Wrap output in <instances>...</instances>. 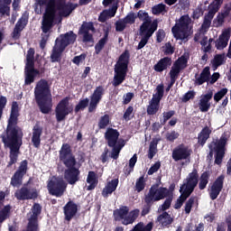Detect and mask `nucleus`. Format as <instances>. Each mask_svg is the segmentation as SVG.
<instances>
[{"instance_id":"57","label":"nucleus","mask_w":231,"mask_h":231,"mask_svg":"<svg viewBox=\"0 0 231 231\" xmlns=\"http://www.w3.org/2000/svg\"><path fill=\"white\" fill-rule=\"evenodd\" d=\"M160 167H162V164L160 163V162H155L148 171V175L149 176H152V174H154V172H158V171L160 170Z\"/></svg>"},{"instance_id":"23","label":"nucleus","mask_w":231,"mask_h":231,"mask_svg":"<svg viewBox=\"0 0 231 231\" xmlns=\"http://www.w3.org/2000/svg\"><path fill=\"white\" fill-rule=\"evenodd\" d=\"M225 180V176L221 175L212 184L210 190H209V196H210L211 199H217V197L219 196V193L223 189V180Z\"/></svg>"},{"instance_id":"49","label":"nucleus","mask_w":231,"mask_h":231,"mask_svg":"<svg viewBox=\"0 0 231 231\" xmlns=\"http://www.w3.org/2000/svg\"><path fill=\"white\" fill-rule=\"evenodd\" d=\"M143 189H145V178L141 177L135 182V190H137V192H142Z\"/></svg>"},{"instance_id":"56","label":"nucleus","mask_w":231,"mask_h":231,"mask_svg":"<svg viewBox=\"0 0 231 231\" xmlns=\"http://www.w3.org/2000/svg\"><path fill=\"white\" fill-rule=\"evenodd\" d=\"M106 42H107V38H102L96 45V53H100L102 51L104 46H106Z\"/></svg>"},{"instance_id":"32","label":"nucleus","mask_w":231,"mask_h":231,"mask_svg":"<svg viewBox=\"0 0 231 231\" xmlns=\"http://www.w3.org/2000/svg\"><path fill=\"white\" fill-rule=\"evenodd\" d=\"M27 23H28V16L24 14L23 16H22V18L18 21V23L15 25L14 31V39H17V37L19 36V33L23 32V29Z\"/></svg>"},{"instance_id":"43","label":"nucleus","mask_w":231,"mask_h":231,"mask_svg":"<svg viewBox=\"0 0 231 231\" xmlns=\"http://www.w3.org/2000/svg\"><path fill=\"white\" fill-rule=\"evenodd\" d=\"M214 14L208 12V14L205 15L204 23H202L203 30H208L210 28V24H212V19H214Z\"/></svg>"},{"instance_id":"55","label":"nucleus","mask_w":231,"mask_h":231,"mask_svg":"<svg viewBox=\"0 0 231 231\" xmlns=\"http://www.w3.org/2000/svg\"><path fill=\"white\" fill-rule=\"evenodd\" d=\"M194 203H196L195 198H190L185 205V212L186 214H190V210H192V207H194Z\"/></svg>"},{"instance_id":"38","label":"nucleus","mask_w":231,"mask_h":231,"mask_svg":"<svg viewBox=\"0 0 231 231\" xmlns=\"http://www.w3.org/2000/svg\"><path fill=\"white\" fill-rule=\"evenodd\" d=\"M160 109V101L151 99L147 106L148 115H156Z\"/></svg>"},{"instance_id":"9","label":"nucleus","mask_w":231,"mask_h":231,"mask_svg":"<svg viewBox=\"0 0 231 231\" xmlns=\"http://www.w3.org/2000/svg\"><path fill=\"white\" fill-rule=\"evenodd\" d=\"M47 189L51 196L60 198V196H63L64 192H66V189H68V183L64 181L62 177L53 176L49 179L47 182Z\"/></svg>"},{"instance_id":"31","label":"nucleus","mask_w":231,"mask_h":231,"mask_svg":"<svg viewBox=\"0 0 231 231\" xmlns=\"http://www.w3.org/2000/svg\"><path fill=\"white\" fill-rule=\"evenodd\" d=\"M116 187H118V179L109 181L103 189L102 194L104 198H107L109 194H113L116 190Z\"/></svg>"},{"instance_id":"54","label":"nucleus","mask_w":231,"mask_h":231,"mask_svg":"<svg viewBox=\"0 0 231 231\" xmlns=\"http://www.w3.org/2000/svg\"><path fill=\"white\" fill-rule=\"evenodd\" d=\"M28 167V162L23 161L20 164L19 170L16 171V174L20 176H24L26 174V169Z\"/></svg>"},{"instance_id":"29","label":"nucleus","mask_w":231,"mask_h":231,"mask_svg":"<svg viewBox=\"0 0 231 231\" xmlns=\"http://www.w3.org/2000/svg\"><path fill=\"white\" fill-rule=\"evenodd\" d=\"M106 138L108 142L109 147H115L116 141L118 140L119 134L116 130L110 128L106 133Z\"/></svg>"},{"instance_id":"42","label":"nucleus","mask_w":231,"mask_h":231,"mask_svg":"<svg viewBox=\"0 0 231 231\" xmlns=\"http://www.w3.org/2000/svg\"><path fill=\"white\" fill-rule=\"evenodd\" d=\"M158 221L159 223H162V226H167V225L172 223V218L167 212H164L158 217Z\"/></svg>"},{"instance_id":"5","label":"nucleus","mask_w":231,"mask_h":231,"mask_svg":"<svg viewBox=\"0 0 231 231\" xmlns=\"http://www.w3.org/2000/svg\"><path fill=\"white\" fill-rule=\"evenodd\" d=\"M172 34L175 39L180 41H187L192 32V20L189 15H183L176 21L175 26L171 29Z\"/></svg>"},{"instance_id":"19","label":"nucleus","mask_w":231,"mask_h":231,"mask_svg":"<svg viewBox=\"0 0 231 231\" xmlns=\"http://www.w3.org/2000/svg\"><path fill=\"white\" fill-rule=\"evenodd\" d=\"M41 214V206L34 204L32 212L28 214L29 225L27 231H37V216Z\"/></svg>"},{"instance_id":"21","label":"nucleus","mask_w":231,"mask_h":231,"mask_svg":"<svg viewBox=\"0 0 231 231\" xmlns=\"http://www.w3.org/2000/svg\"><path fill=\"white\" fill-rule=\"evenodd\" d=\"M95 32V27H93L92 23H85L82 24L79 33L83 36L84 42H89L93 41V33Z\"/></svg>"},{"instance_id":"6","label":"nucleus","mask_w":231,"mask_h":231,"mask_svg":"<svg viewBox=\"0 0 231 231\" xmlns=\"http://www.w3.org/2000/svg\"><path fill=\"white\" fill-rule=\"evenodd\" d=\"M127 66H129V51L122 53L115 65L113 86H120L127 76Z\"/></svg>"},{"instance_id":"20","label":"nucleus","mask_w":231,"mask_h":231,"mask_svg":"<svg viewBox=\"0 0 231 231\" xmlns=\"http://www.w3.org/2000/svg\"><path fill=\"white\" fill-rule=\"evenodd\" d=\"M102 95H104V88L97 87L90 97L89 113H93V111L97 109V106H98V103L102 100Z\"/></svg>"},{"instance_id":"37","label":"nucleus","mask_w":231,"mask_h":231,"mask_svg":"<svg viewBox=\"0 0 231 231\" xmlns=\"http://www.w3.org/2000/svg\"><path fill=\"white\" fill-rule=\"evenodd\" d=\"M210 133H212V130L208 127H205L200 134H199V143L200 145H205L207 143V140L210 137Z\"/></svg>"},{"instance_id":"35","label":"nucleus","mask_w":231,"mask_h":231,"mask_svg":"<svg viewBox=\"0 0 231 231\" xmlns=\"http://www.w3.org/2000/svg\"><path fill=\"white\" fill-rule=\"evenodd\" d=\"M42 134V129L39 127V125L34 126L33 132H32V142L34 146L38 147L41 145V134Z\"/></svg>"},{"instance_id":"64","label":"nucleus","mask_w":231,"mask_h":231,"mask_svg":"<svg viewBox=\"0 0 231 231\" xmlns=\"http://www.w3.org/2000/svg\"><path fill=\"white\" fill-rule=\"evenodd\" d=\"M196 95V93H194V91H189L188 93H186L182 98L183 102H189V100H191V98H194V96Z\"/></svg>"},{"instance_id":"30","label":"nucleus","mask_w":231,"mask_h":231,"mask_svg":"<svg viewBox=\"0 0 231 231\" xmlns=\"http://www.w3.org/2000/svg\"><path fill=\"white\" fill-rule=\"evenodd\" d=\"M137 15L141 21H143L141 28H144V30H150L152 23H151V17H149V14H147V12L145 11L141 10L138 12Z\"/></svg>"},{"instance_id":"33","label":"nucleus","mask_w":231,"mask_h":231,"mask_svg":"<svg viewBox=\"0 0 231 231\" xmlns=\"http://www.w3.org/2000/svg\"><path fill=\"white\" fill-rule=\"evenodd\" d=\"M87 183L88 184V186L87 187L88 190H93V189L97 187L98 183V179L97 178V174L94 171L88 172Z\"/></svg>"},{"instance_id":"60","label":"nucleus","mask_w":231,"mask_h":231,"mask_svg":"<svg viewBox=\"0 0 231 231\" xmlns=\"http://www.w3.org/2000/svg\"><path fill=\"white\" fill-rule=\"evenodd\" d=\"M136 19V14L134 13H130L125 19L124 21L125 22L126 24H133Z\"/></svg>"},{"instance_id":"25","label":"nucleus","mask_w":231,"mask_h":231,"mask_svg":"<svg viewBox=\"0 0 231 231\" xmlns=\"http://www.w3.org/2000/svg\"><path fill=\"white\" fill-rule=\"evenodd\" d=\"M15 196L17 199H34V198H37L38 192L36 189H22L18 191H16Z\"/></svg>"},{"instance_id":"44","label":"nucleus","mask_w":231,"mask_h":231,"mask_svg":"<svg viewBox=\"0 0 231 231\" xmlns=\"http://www.w3.org/2000/svg\"><path fill=\"white\" fill-rule=\"evenodd\" d=\"M223 5V0H214L211 5H209V13L216 15V13L219 10V6Z\"/></svg>"},{"instance_id":"1","label":"nucleus","mask_w":231,"mask_h":231,"mask_svg":"<svg viewBox=\"0 0 231 231\" xmlns=\"http://www.w3.org/2000/svg\"><path fill=\"white\" fill-rule=\"evenodd\" d=\"M42 6H46L42 22L43 33H48L55 24L61 23L62 17H68L77 8V5L66 4V0H36V14H42Z\"/></svg>"},{"instance_id":"13","label":"nucleus","mask_w":231,"mask_h":231,"mask_svg":"<svg viewBox=\"0 0 231 231\" xmlns=\"http://www.w3.org/2000/svg\"><path fill=\"white\" fill-rule=\"evenodd\" d=\"M169 189L165 188H158V186H152L148 195L145 197L146 203H154V201H160L163 198H167Z\"/></svg>"},{"instance_id":"11","label":"nucleus","mask_w":231,"mask_h":231,"mask_svg":"<svg viewBox=\"0 0 231 231\" xmlns=\"http://www.w3.org/2000/svg\"><path fill=\"white\" fill-rule=\"evenodd\" d=\"M73 113V105L69 103V97H64L61 99L55 108V116L57 122H63L66 120L68 115Z\"/></svg>"},{"instance_id":"39","label":"nucleus","mask_w":231,"mask_h":231,"mask_svg":"<svg viewBox=\"0 0 231 231\" xmlns=\"http://www.w3.org/2000/svg\"><path fill=\"white\" fill-rule=\"evenodd\" d=\"M10 5H12V0H0V14L2 15H10Z\"/></svg>"},{"instance_id":"24","label":"nucleus","mask_w":231,"mask_h":231,"mask_svg":"<svg viewBox=\"0 0 231 231\" xmlns=\"http://www.w3.org/2000/svg\"><path fill=\"white\" fill-rule=\"evenodd\" d=\"M190 149H188L185 146H180L173 151L172 158L175 162H178L179 160H187V158L190 156Z\"/></svg>"},{"instance_id":"41","label":"nucleus","mask_w":231,"mask_h":231,"mask_svg":"<svg viewBox=\"0 0 231 231\" xmlns=\"http://www.w3.org/2000/svg\"><path fill=\"white\" fill-rule=\"evenodd\" d=\"M162 98H163V85L161 84L156 87L152 100L160 102Z\"/></svg>"},{"instance_id":"26","label":"nucleus","mask_w":231,"mask_h":231,"mask_svg":"<svg viewBox=\"0 0 231 231\" xmlns=\"http://www.w3.org/2000/svg\"><path fill=\"white\" fill-rule=\"evenodd\" d=\"M69 168L70 169L65 171V180H67L68 183L70 185H75L79 180V174H80V172L73 166Z\"/></svg>"},{"instance_id":"46","label":"nucleus","mask_w":231,"mask_h":231,"mask_svg":"<svg viewBox=\"0 0 231 231\" xmlns=\"http://www.w3.org/2000/svg\"><path fill=\"white\" fill-rule=\"evenodd\" d=\"M224 63H225V54L216 55L212 62L214 68H218V66H221Z\"/></svg>"},{"instance_id":"48","label":"nucleus","mask_w":231,"mask_h":231,"mask_svg":"<svg viewBox=\"0 0 231 231\" xmlns=\"http://www.w3.org/2000/svg\"><path fill=\"white\" fill-rule=\"evenodd\" d=\"M109 125V116L105 115L100 117L98 122V127L99 129H106Z\"/></svg>"},{"instance_id":"40","label":"nucleus","mask_w":231,"mask_h":231,"mask_svg":"<svg viewBox=\"0 0 231 231\" xmlns=\"http://www.w3.org/2000/svg\"><path fill=\"white\" fill-rule=\"evenodd\" d=\"M156 152H158V139H154L150 143L148 158H150V160H152Z\"/></svg>"},{"instance_id":"22","label":"nucleus","mask_w":231,"mask_h":231,"mask_svg":"<svg viewBox=\"0 0 231 231\" xmlns=\"http://www.w3.org/2000/svg\"><path fill=\"white\" fill-rule=\"evenodd\" d=\"M212 97H214L212 90H208L207 94L200 96L199 106L202 113H207V111L210 109V100H212Z\"/></svg>"},{"instance_id":"10","label":"nucleus","mask_w":231,"mask_h":231,"mask_svg":"<svg viewBox=\"0 0 231 231\" xmlns=\"http://www.w3.org/2000/svg\"><path fill=\"white\" fill-rule=\"evenodd\" d=\"M33 55H35V51L30 49L27 52L26 66H25V79L24 84L30 86L35 80V77L39 75V70L33 69Z\"/></svg>"},{"instance_id":"47","label":"nucleus","mask_w":231,"mask_h":231,"mask_svg":"<svg viewBox=\"0 0 231 231\" xmlns=\"http://www.w3.org/2000/svg\"><path fill=\"white\" fill-rule=\"evenodd\" d=\"M208 183V173L204 172V173H202V175L200 177V181L199 184L200 190H203V189H205V187H207Z\"/></svg>"},{"instance_id":"4","label":"nucleus","mask_w":231,"mask_h":231,"mask_svg":"<svg viewBox=\"0 0 231 231\" xmlns=\"http://www.w3.org/2000/svg\"><path fill=\"white\" fill-rule=\"evenodd\" d=\"M196 185H198V171H193L191 173L189 174L188 178L186 179V180H184L183 184L180 189V192L181 195L175 203V208H181V206L183 205L187 198H189V196H190V194L194 192Z\"/></svg>"},{"instance_id":"17","label":"nucleus","mask_w":231,"mask_h":231,"mask_svg":"<svg viewBox=\"0 0 231 231\" xmlns=\"http://www.w3.org/2000/svg\"><path fill=\"white\" fill-rule=\"evenodd\" d=\"M231 37V27H226L222 30L221 34L218 36L215 42V46L217 50H225L228 46V41H230Z\"/></svg>"},{"instance_id":"58","label":"nucleus","mask_w":231,"mask_h":231,"mask_svg":"<svg viewBox=\"0 0 231 231\" xmlns=\"http://www.w3.org/2000/svg\"><path fill=\"white\" fill-rule=\"evenodd\" d=\"M162 51L166 54V55H172L174 53V48L172 47V45H171V43H166L163 47H162Z\"/></svg>"},{"instance_id":"63","label":"nucleus","mask_w":231,"mask_h":231,"mask_svg":"<svg viewBox=\"0 0 231 231\" xmlns=\"http://www.w3.org/2000/svg\"><path fill=\"white\" fill-rule=\"evenodd\" d=\"M86 60V55L84 54H81L79 56H76L74 59H73V62L74 64H82V62H84V60Z\"/></svg>"},{"instance_id":"3","label":"nucleus","mask_w":231,"mask_h":231,"mask_svg":"<svg viewBox=\"0 0 231 231\" xmlns=\"http://www.w3.org/2000/svg\"><path fill=\"white\" fill-rule=\"evenodd\" d=\"M34 95L42 113L46 115L51 111V93H50L48 81L40 80L34 88Z\"/></svg>"},{"instance_id":"14","label":"nucleus","mask_w":231,"mask_h":231,"mask_svg":"<svg viewBox=\"0 0 231 231\" xmlns=\"http://www.w3.org/2000/svg\"><path fill=\"white\" fill-rule=\"evenodd\" d=\"M60 159L67 167H75V157L71 154L69 144H63L61 146Z\"/></svg>"},{"instance_id":"34","label":"nucleus","mask_w":231,"mask_h":231,"mask_svg":"<svg viewBox=\"0 0 231 231\" xmlns=\"http://www.w3.org/2000/svg\"><path fill=\"white\" fill-rule=\"evenodd\" d=\"M228 17V11H225L223 13H218L217 17L213 21V26L215 28H219L223 26L225 23V18Z\"/></svg>"},{"instance_id":"18","label":"nucleus","mask_w":231,"mask_h":231,"mask_svg":"<svg viewBox=\"0 0 231 231\" xmlns=\"http://www.w3.org/2000/svg\"><path fill=\"white\" fill-rule=\"evenodd\" d=\"M217 79H219V73L216 72L212 75V77H210V69L206 67L200 74V77L197 79L196 84L199 86H201V84H204V82L214 84L215 82H217Z\"/></svg>"},{"instance_id":"12","label":"nucleus","mask_w":231,"mask_h":231,"mask_svg":"<svg viewBox=\"0 0 231 231\" xmlns=\"http://www.w3.org/2000/svg\"><path fill=\"white\" fill-rule=\"evenodd\" d=\"M225 145H226V138L222 136L219 141L213 142L209 145L210 156L215 155V163L221 165L223 157L225 156Z\"/></svg>"},{"instance_id":"7","label":"nucleus","mask_w":231,"mask_h":231,"mask_svg":"<svg viewBox=\"0 0 231 231\" xmlns=\"http://www.w3.org/2000/svg\"><path fill=\"white\" fill-rule=\"evenodd\" d=\"M75 41H77V35L73 33V32H68L64 35H60L56 40V44L51 54L52 62H59L60 59V53L64 51L66 46H68L69 44H73Z\"/></svg>"},{"instance_id":"59","label":"nucleus","mask_w":231,"mask_h":231,"mask_svg":"<svg viewBox=\"0 0 231 231\" xmlns=\"http://www.w3.org/2000/svg\"><path fill=\"white\" fill-rule=\"evenodd\" d=\"M123 145H121V146L116 145L113 148L112 153H111V158H113L114 160H116L118 158V154H120V151H122V146Z\"/></svg>"},{"instance_id":"51","label":"nucleus","mask_w":231,"mask_h":231,"mask_svg":"<svg viewBox=\"0 0 231 231\" xmlns=\"http://www.w3.org/2000/svg\"><path fill=\"white\" fill-rule=\"evenodd\" d=\"M88 104H89V99L85 98L79 101V103L75 107L76 113H79L80 109H86L88 107Z\"/></svg>"},{"instance_id":"27","label":"nucleus","mask_w":231,"mask_h":231,"mask_svg":"<svg viewBox=\"0 0 231 231\" xmlns=\"http://www.w3.org/2000/svg\"><path fill=\"white\" fill-rule=\"evenodd\" d=\"M65 219L70 221L72 217L77 214V204L72 201L68 202L64 207Z\"/></svg>"},{"instance_id":"16","label":"nucleus","mask_w":231,"mask_h":231,"mask_svg":"<svg viewBox=\"0 0 231 231\" xmlns=\"http://www.w3.org/2000/svg\"><path fill=\"white\" fill-rule=\"evenodd\" d=\"M157 28H158V20H154L152 23L150 29H144L143 27H141V35L143 36V38L139 42L138 50H142V48H143L145 44H147V42L149 41V37H151L152 33L156 32Z\"/></svg>"},{"instance_id":"36","label":"nucleus","mask_w":231,"mask_h":231,"mask_svg":"<svg viewBox=\"0 0 231 231\" xmlns=\"http://www.w3.org/2000/svg\"><path fill=\"white\" fill-rule=\"evenodd\" d=\"M171 66L170 58H163L154 66L155 71L162 72Z\"/></svg>"},{"instance_id":"2","label":"nucleus","mask_w":231,"mask_h":231,"mask_svg":"<svg viewBox=\"0 0 231 231\" xmlns=\"http://www.w3.org/2000/svg\"><path fill=\"white\" fill-rule=\"evenodd\" d=\"M17 116H19V105H17V102H14L7 130L2 135L5 147H9L11 151L9 165H14L17 162V154H19V149L23 143V132L19 127L14 126L17 122Z\"/></svg>"},{"instance_id":"52","label":"nucleus","mask_w":231,"mask_h":231,"mask_svg":"<svg viewBox=\"0 0 231 231\" xmlns=\"http://www.w3.org/2000/svg\"><path fill=\"white\" fill-rule=\"evenodd\" d=\"M227 93H228V89L227 88L220 89L218 92H217L214 95L215 102H219V100H221V98H223V97H225V95H226Z\"/></svg>"},{"instance_id":"61","label":"nucleus","mask_w":231,"mask_h":231,"mask_svg":"<svg viewBox=\"0 0 231 231\" xmlns=\"http://www.w3.org/2000/svg\"><path fill=\"white\" fill-rule=\"evenodd\" d=\"M125 24H127L125 23V20L117 21L116 23V30L117 32H123V30L125 28Z\"/></svg>"},{"instance_id":"28","label":"nucleus","mask_w":231,"mask_h":231,"mask_svg":"<svg viewBox=\"0 0 231 231\" xmlns=\"http://www.w3.org/2000/svg\"><path fill=\"white\" fill-rule=\"evenodd\" d=\"M116 10H118V6L114 5L111 9L103 11L99 15L98 21H100V23H106L107 19L115 17L116 14Z\"/></svg>"},{"instance_id":"15","label":"nucleus","mask_w":231,"mask_h":231,"mask_svg":"<svg viewBox=\"0 0 231 231\" xmlns=\"http://www.w3.org/2000/svg\"><path fill=\"white\" fill-rule=\"evenodd\" d=\"M185 68H187V58H185V56H181L178 59V60L174 62L170 71L171 84H174V82H176V79H178L180 71H181V69H185Z\"/></svg>"},{"instance_id":"50","label":"nucleus","mask_w":231,"mask_h":231,"mask_svg":"<svg viewBox=\"0 0 231 231\" xmlns=\"http://www.w3.org/2000/svg\"><path fill=\"white\" fill-rule=\"evenodd\" d=\"M22 180L23 175H19V173H14L11 180V185H13V187H19V185H21L22 183Z\"/></svg>"},{"instance_id":"53","label":"nucleus","mask_w":231,"mask_h":231,"mask_svg":"<svg viewBox=\"0 0 231 231\" xmlns=\"http://www.w3.org/2000/svg\"><path fill=\"white\" fill-rule=\"evenodd\" d=\"M152 12L154 15H158L159 14H162L165 12V5L159 4L152 8Z\"/></svg>"},{"instance_id":"45","label":"nucleus","mask_w":231,"mask_h":231,"mask_svg":"<svg viewBox=\"0 0 231 231\" xmlns=\"http://www.w3.org/2000/svg\"><path fill=\"white\" fill-rule=\"evenodd\" d=\"M10 216V206H5L2 210H0V226L3 222L8 218Z\"/></svg>"},{"instance_id":"8","label":"nucleus","mask_w":231,"mask_h":231,"mask_svg":"<svg viewBox=\"0 0 231 231\" xmlns=\"http://www.w3.org/2000/svg\"><path fill=\"white\" fill-rule=\"evenodd\" d=\"M140 216V210L134 209L129 212V208L123 206L114 211L116 221H121L123 225H133Z\"/></svg>"},{"instance_id":"62","label":"nucleus","mask_w":231,"mask_h":231,"mask_svg":"<svg viewBox=\"0 0 231 231\" xmlns=\"http://www.w3.org/2000/svg\"><path fill=\"white\" fill-rule=\"evenodd\" d=\"M172 116H174V111L164 112L163 119L161 120L162 124H165V122H167V120L170 118H172Z\"/></svg>"}]
</instances>
